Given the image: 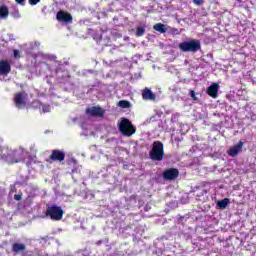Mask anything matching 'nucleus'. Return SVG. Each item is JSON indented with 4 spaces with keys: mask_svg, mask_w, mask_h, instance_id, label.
<instances>
[{
    "mask_svg": "<svg viewBox=\"0 0 256 256\" xmlns=\"http://www.w3.org/2000/svg\"><path fill=\"white\" fill-rule=\"evenodd\" d=\"M118 129L124 137H131L137 133V128L127 118H122Z\"/></svg>",
    "mask_w": 256,
    "mask_h": 256,
    "instance_id": "nucleus-4",
    "label": "nucleus"
},
{
    "mask_svg": "<svg viewBox=\"0 0 256 256\" xmlns=\"http://www.w3.org/2000/svg\"><path fill=\"white\" fill-rule=\"evenodd\" d=\"M27 249V246L23 243H14L12 245V251L13 253H21V251H25Z\"/></svg>",
    "mask_w": 256,
    "mask_h": 256,
    "instance_id": "nucleus-16",
    "label": "nucleus"
},
{
    "mask_svg": "<svg viewBox=\"0 0 256 256\" xmlns=\"http://www.w3.org/2000/svg\"><path fill=\"white\" fill-rule=\"evenodd\" d=\"M18 5H25V0H15Z\"/></svg>",
    "mask_w": 256,
    "mask_h": 256,
    "instance_id": "nucleus-28",
    "label": "nucleus"
},
{
    "mask_svg": "<svg viewBox=\"0 0 256 256\" xmlns=\"http://www.w3.org/2000/svg\"><path fill=\"white\" fill-rule=\"evenodd\" d=\"M9 17V8L7 6H0V19H7Z\"/></svg>",
    "mask_w": 256,
    "mask_h": 256,
    "instance_id": "nucleus-17",
    "label": "nucleus"
},
{
    "mask_svg": "<svg viewBox=\"0 0 256 256\" xmlns=\"http://www.w3.org/2000/svg\"><path fill=\"white\" fill-rule=\"evenodd\" d=\"M142 99H144V101H155L156 96L150 89L145 88L142 91Z\"/></svg>",
    "mask_w": 256,
    "mask_h": 256,
    "instance_id": "nucleus-15",
    "label": "nucleus"
},
{
    "mask_svg": "<svg viewBox=\"0 0 256 256\" xmlns=\"http://www.w3.org/2000/svg\"><path fill=\"white\" fill-rule=\"evenodd\" d=\"M12 17H14V19H19V17H21V13H19L18 10H14L12 12Z\"/></svg>",
    "mask_w": 256,
    "mask_h": 256,
    "instance_id": "nucleus-22",
    "label": "nucleus"
},
{
    "mask_svg": "<svg viewBox=\"0 0 256 256\" xmlns=\"http://www.w3.org/2000/svg\"><path fill=\"white\" fill-rule=\"evenodd\" d=\"M162 177L164 181H175L179 177V169L169 168L163 171Z\"/></svg>",
    "mask_w": 256,
    "mask_h": 256,
    "instance_id": "nucleus-8",
    "label": "nucleus"
},
{
    "mask_svg": "<svg viewBox=\"0 0 256 256\" xmlns=\"http://www.w3.org/2000/svg\"><path fill=\"white\" fill-rule=\"evenodd\" d=\"M149 156L152 161H163V157H165L163 142L154 141Z\"/></svg>",
    "mask_w": 256,
    "mask_h": 256,
    "instance_id": "nucleus-2",
    "label": "nucleus"
},
{
    "mask_svg": "<svg viewBox=\"0 0 256 256\" xmlns=\"http://www.w3.org/2000/svg\"><path fill=\"white\" fill-rule=\"evenodd\" d=\"M28 95L25 91L18 92L14 95V104L17 109H23L27 103L25 102Z\"/></svg>",
    "mask_w": 256,
    "mask_h": 256,
    "instance_id": "nucleus-6",
    "label": "nucleus"
},
{
    "mask_svg": "<svg viewBox=\"0 0 256 256\" xmlns=\"http://www.w3.org/2000/svg\"><path fill=\"white\" fill-rule=\"evenodd\" d=\"M45 215L49 217L51 221H61L65 215V211L61 206L54 204L47 207Z\"/></svg>",
    "mask_w": 256,
    "mask_h": 256,
    "instance_id": "nucleus-3",
    "label": "nucleus"
},
{
    "mask_svg": "<svg viewBox=\"0 0 256 256\" xmlns=\"http://www.w3.org/2000/svg\"><path fill=\"white\" fill-rule=\"evenodd\" d=\"M154 31H158V33H167V28H165V24L157 23L153 26Z\"/></svg>",
    "mask_w": 256,
    "mask_h": 256,
    "instance_id": "nucleus-18",
    "label": "nucleus"
},
{
    "mask_svg": "<svg viewBox=\"0 0 256 256\" xmlns=\"http://www.w3.org/2000/svg\"><path fill=\"white\" fill-rule=\"evenodd\" d=\"M56 19L59 23H73V16L69 12L60 10L56 14Z\"/></svg>",
    "mask_w": 256,
    "mask_h": 256,
    "instance_id": "nucleus-9",
    "label": "nucleus"
},
{
    "mask_svg": "<svg viewBox=\"0 0 256 256\" xmlns=\"http://www.w3.org/2000/svg\"><path fill=\"white\" fill-rule=\"evenodd\" d=\"M32 107L34 109H41V107H42L43 113H51V105L43 104L39 100H33L32 101Z\"/></svg>",
    "mask_w": 256,
    "mask_h": 256,
    "instance_id": "nucleus-13",
    "label": "nucleus"
},
{
    "mask_svg": "<svg viewBox=\"0 0 256 256\" xmlns=\"http://www.w3.org/2000/svg\"><path fill=\"white\" fill-rule=\"evenodd\" d=\"M180 51L183 53H197L201 49V42L199 40L184 41L178 45Z\"/></svg>",
    "mask_w": 256,
    "mask_h": 256,
    "instance_id": "nucleus-5",
    "label": "nucleus"
},
{
    "mask_svg": "<svg viewBox=\"0 0 256 256\" xmlns=\"http://www.w3.org/2000/svg\"><path fill=\"white\" fill-rule=\"evenodd\" d=\"M145 35V28L143 27H138L136 30V36L137 37H143Z\"/></svg>",
    "mask_w": 256,
    "mask_h": 256,
    "instance_id": "nucleus-21",
    "label": "nucleus"
},
{
    "mask_svg": "<svg viewBox=\"0 0 256 256\" xmlns=\"http://www.w3.org/2000/svg\"><path fill=\"white\" fill-rule=\"evenodd\" d=\"M13 54H14V57H15L16 59L20 57V55H19V50H14V51H13Z\"/></svg>",
    "mask_w": 256,
    "mask_h": 256,
    "instance_id": "nucleus-27",
    "label": "nucleus"
},
{
    "mask_svg": "<svg viewBox=\"0 0 256 256\" xmlns=\"http://www.w3.org/2000/svg\"><path fill=\"white\" fill-rule=\"evenodd\" d=\"M190 97H192V99H193L194 101H197V97L195 96V91L190 90Z\"/></svg>",
    "mask_w": 256,
    "mask_h": 256,
    "instance_id": "nucleus-26",
    "label": "nucleus"
},
{
    "mask_svg": "<svg viewBox=\"0 0 256 256\" xmlns=\"http://www.w3.org/2000/svg\"><path fill=\"white\" fill-rule=\"evenodd\" d=\"M47 163H55L58 161L59 163L65 161V152L59 149L52 150L51 155L46 159Z\"/></svg>",
    "mask_w": 256,
    "mask_h": 256,
    "instance_id": "nucleus-7",
    "label": "nucleus"
},
{
    "mask_svg": "<svg viewBox=\"0 0 256 256\" xmlns=\"http://www.w3.org/2000/svg\"><path fill=\"white\" fill-rule=\"evenodd\" d=\"M0 159L8 165H14V163H20L21 161L19 151L13 150L9 146H0Z\"/></svg>",
    "mask_w": 256,
    "mask_h": 256,
    "instance_id": "nucleus-1",
    "label": "nucleus"
},
{
    "mask_svg": "<svg viewBox=\"0 0 256 256\" xmlns=\"http://www.w3.org/2000/svg\"><path fill=\"white\" fill-rule=\"evenodd\" d=\"M22 256H25V255H22Z\"/></svg>",
    "mask_w": 256,
    "mask_h": 256,
    "instance_id": "nucleus-29",
    "label": "nucleus"
},
{
    "mask_svg": "<svg viewBox=\"0 0 256 256\" xmlns=\"http://www.w3.org/2000/svg\"><path fill=\"white\" fill-rule=\"evenodd\" d=\"M192 1H193L194 5H198V6H201V5H203V3H205L204 0H192Z\"/></svg>",
    "mask_w": 256,
    "mask_h": 256,
    "instance_id": "nucleus-24",
    "label": "nucleus"
},
{
    "mask_svg": "<svg viewBox=\"0 0 256 256\" xmlns=\"http://www.w3.org/2000/svg\"><path fill=\"white\" fill-rule=\"evenodd\" d=\"M41 0H28L29 5L35 6L37 3H40Z\"/></svg>",
    "mask_w": 256,
    "mask_h": 256,
    "instance_id": "nucleus-23",
    "label": "nucleus"
},
{
    "mask_svg": "<svg viewBox=\"0 0 256 256\" xmlns=\"http://www.w3.org/2000/svg\"><path fill=\"white\" fill-rule=\"evenodd\" d=\"M243 145H245V143L243 141H239L236 145L228 150V155L230 157H237L239 153L243 151Z\"/></svg>",
    "mask_w": 256,
    "mask_h": 256,
    "instance_id": "nucleus-11",
    "label": "nucleus"
},
{
    "mask_svg": "<svg viewBox=\"0 0 256 256\" xmlns=\"http://www.w3.org/2000/svg\"><path fill=\"white\" fill-rule=\"evenodd\" d=\"M207 95L212 97V99H217L219 96V85L217 83H213L207 88Z\"/></svg>",
    "mask_w": 256,
    "mask_h": 256,
    "instance_id": "nucleus-14",
    "label": "nucleus"
},
{
    "mask_svg": "<svg viewBox=\"0 0 256 256\" xmlns=\"http://www.w3.org/2000/svg\"><path fill=\"white\" fill-rule=\"evenodd\" d=\"M11 73V63L7 60L0 61V75L7 77Z\"/></svg>",
    "mask_w": 256,
    "mask_h": 256,
    "instance_id": "nucleus-12",
    "label": "nucleus"
},
{
    "mask_svg": "<svg viewBox=\"0 0 256 256\" xmlns=\"http://www.w3.org/2000/svg\"><path fill=\"white\" fill-rule=\"evenodd\" d=\"M229 203H230L229 198H224L218 201L217 206L219 207V209H227V206L229 205Z\"/></svg>",
    "mask_w": 256,
    "mask_h": 256,
    "instance_id": "nucleus-19",
    "label": "nucleus"
},
{
    "mask_svg": "<svg viewBox=\"0 0 256 256\" xmlns=\"http://www.w3.org/2000/svg\"><path fill=\"white\" fill-rule=\"evenodd\" d=\"M22 197H23L22 194H15V195H14L15 201H21Z\"/></svg>",
    "mask_w": 256,
    "mask_h": 256,
    "instance_id": "nucleus-25",
    "label": "nucleus"
},
{
    "mask_svg": "<svg viewBox=\"0 0 256 256\" xmlns=\"http://www.w3.org/2000/svg\"><path fill=\"white\" fill-rule=\"evenodd\" d=\"M86 114L91 115V117H104L105 110L99 106H94L86 109Z\"/></svg>",
    "mask_w": 256,
    "mask_h": 256,
    "instance_id": "nucleus-10",
    "label": "nucleus"
},
{
    "mask_svg": "<svg viewBox=\"0 0 256 256\" xmlns=\"http://www.w3.org/2000/svg\"><path fill=\"white\" fill-rule=\"evenodd\" d=\"M118 106H120L122 109H129V107H131V102L127 100H120L118 102Z\"/></svg>",
    "mask_w": 256,
    "mask_h": 256,
    "instance_id": "nucleus-20",
    "label": "nucleus"
}]
</instances>
